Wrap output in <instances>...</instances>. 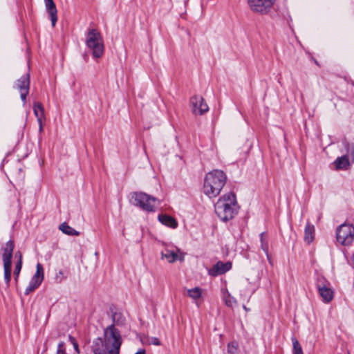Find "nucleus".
Returning <instances> with one entry per match:
<instances>
[{
    "label": "nucleus",
    "mask_w": 354,
    "mask_h": 354,
    "mask_svg": "<svg viewBox=\"0 0 354 354\" xmlns=\"http://www.w3.org/2000/svg\"><path fill=\"white\" fill-rule=\"evenodd\" d=\"M122 338L113 324L104 330V338H95L91 345L93 354H120Z\"/></svg>",
    "instance_id": "1"
},
{
    "label": "nucleus",
    "mask_w": 354,
    "mask_h": 354,
    "mask_svg": "<svg viewBox=\"0 0 354 354\" xmlns=\"http://www.w3.org/2000/svg\"><path fill=\"white\" fill-rule=\"evenodd\" d=\"M215 213L223 221L232 219L238 213L239 206L232 192L223 195L214 205Z\"/></svg>",
    "instance_id": "2"
},
{
    "label": "nucleus",
    "mask_w": 354,
    "mask_h": 354,
    "mask_svg": "<svg viewBox=\"0 0 354 354\" xmlns=\"http://www.w3.org/2000/svg\"><path fill=\"white\" fill-rule=\"evenodd\" d=\"M227 180L225 174L220 169L208 172L205 177L203 192L209 198H215L221 192Z\"/></svg>",
    "instance_id": "3"
},
{
    "label": "nucleus",
    "mask_w": 354,
    "mask_h": 354,
    "mask_svg": "<svg viewBox=\"0 0 354 354\" xmlns=\"http://www.w3.org/2000/svg\"><path fill=\"white\" fill-rule=\"evenodd\" d=\"M86 44L91 51L93 57H101L104 51V41L100 32L94 28L88 30L86 37Z\"/></svg>",
    "instance_id": "4"
},
{
    "label": "nucleus",
    "mask_w": 354,
    "mask_h": 354,
    "mask_svg": "<svg viewBox=\"0 0 354 354\" xmlns=\"http://www.w3.org/2000/svg\"><path fill=\"white\" fill-rule=\"evenodd\" d=\"M133 204L148 212H154L160 205V201L145 192H133L132 194Z\"/></svg>",
    "instance_id": "5"
},
{
    "label": "nucleus",
    "mask_w": 354,
    "mask_h": 354,
    "mask_svg": "<svg viewBox=\"0 0 354 354\" xmlns=\"http://www.w3.org/2000/svg\"><path fill=\"white\" fill-rule=\"evenodd\" d=\"M14 247L13 241H8L5 245L1 248V250L3 251L2 259L3 261L4 279L7 284L10 283L11 279V259L12 257Z\"/></svg>",
    "instance_id": "6"
},
{
    "label": "nucleus",
    "mask_w": 354,
    "mask_h": 354,
    "mask_svg": "<svg viewBox=\"0 0 354 354\" xmlns=\"http://www.w3.org/2000/svg\"><path fill=\"white\" fill-rule=\"evenodd\" d=\"M336 238L342 245H350L354 240V226L351 224L343 223L336 230Z\"/></svg>",
    "instance_id": "7"
},
{
    "label": "nucleus",
    "mask_w": 354,
    "mask_h": 354,
    "mask_svg": "<svg viewBox=\"0 0 354 354\" xmlns=\"http://www.w3.org/2000/svg\"><path fill=\"white\" fill-rule=\"evenodd\" d=\"M346 153L341 157H338L333 165L336 169L346 170L349 166L354 162V146L348 142L344 143Z\"/></svg>",
    "instance_id": "8"
},
{
    "label": "nucleus",
    "mask_w": 354,
    "mask_h": 354,
    "mask_svg": "<svg viewBox=\"0 0 354 354\" xmlns=\"http://www.w3.org/2000/svg\"><path fill=\"white\" fill-rule=\"evenodd\" d=\"M185 254L178 247L167 244L161 252V259H166L169 263L177 261H183Z\"/></svg>",
    "instance_id": "9"
},
{
    "label": "nucleus",
    "mask_w": 354,
    "mask_h": 354,
    "mask_svg": "<svg viewBox=\"0 0 354 354\" xmlns=\"http://www.w3.org/2000/svg\"><path fill=\"white\" fill-rule=\"evenodd\" d=\"M277 0H247L248 7L254 13L266 15L270 12Z\"/></svg>",
    "instance_id": "10"
},
{
    "label": "nucleus",
    "mask_w": 354,
    "mask_h": 354,
    "mask_svg": "<svg viewBox=\"0 0 354 354\" xmlns=\"http://www.w3.org/2000/svg\"><path fill=\"white\" fill-rule=\"evenodd\" d=\"M316 287L324 302L329 303L333 300L334 297L333 290L331 288L330 282L325 278L322 277L318 279Z\"/></svg>",
    "instance_id": "11"
},
{
    "label": "nucleus",
    "mask_w": 354,
    "mask_h": 354,
    "mask_svg": "<svg viewBox=\"0 0 354 354\" xmlns=\"http://www.w3.org/2000/svg\"><path fill=\"white\" fill-rule=\"evenodd\" d=\"M190 103L192 108V113L194 115H201L209 110V106L205 102L203 97L194 95L190 99Z\"/></svg>",
    "instance_id": "12"
},
{
    "label": "nucleus",
    "mask_w": 354,
    "mask_h": 354,
    "mask_svg": "<svg viewBox=\"0 0 354 354\" xmlns=\"http://www.w3.org/2000/svg\"><path fill=\"white\" fill-rule=\"evenodd\" d=\"M44 280V268L39 263L37 264V270L28 286L26 289V294H29L37 288Z\"/></svg>",
    "instance_id": "13"
},
{
    "label": "nucleus",
    "mask_w": 354,
    "mask_h": 354,
    "mask_svg": "<svg viewBox=\"0 0 354 354\" xmlns=\"http://www.w3.org/2000/svg\"><path fill=\"white\" fill-rule=\"evenodd\" d=\"M46 12L48 13L53 27L57 21V10L53 0H44Z\"/></svg>",
    "instance_id": "14"
},
{
    "label": "nucleus",
    "mask_w": 354,
    "mask_h": 354,
    "mask_svg": "<svg viewBox=\"0 0 354 354\" xmlns=\"http://www.w3.org/2000/svg\"><path fill=\"white\" fill-rule=\"evenodd\" d=\"M232 268V263L228 261L223 263L222 261L217 262L213 268L209 270V274L212 276H217L219 274H224L227 271L230 270Z\"/></svg>",
    "instance_id": "15"
},
{
    "label": "nucleus",
    "mask_w": 354,
    "mask_h": 354,
    "mask_svg": "<svg viewBox=\"0 0 354 354\" xmlns=\"http://www.w3.org/2000/svg\"><path fill=\"white\" fill-rule=\"evenodd\" d=\"M158 221L163 225L169 227L172 229H176L178 227V222L176 219L167 214H160L158 216Z\"/></svg>",
    "instance_id": "16"
},
{
    "label": "nucleus",
    "mask_w": 354,
    "mask_h": 354,
    "mask_svg": "<svg viewBox=\"0 0 354 354\" xmlns=\"http://www.w3.org/2000/svg\"><path fill=\"white\" fill-rule=\"evenodd\" d=\"M33 111L35 115L37 118V121L39 124L40 129H41L42 120L45 118L44 109L43 105L39 102H35L34 104Z\"/></svg>",
    "instance_id": "17"
},
{
    "label": "nucleus",
    "mask_w": 354,
    "mask_h": 354,
    "mask_svg": "<svg viewBox=\"0 0 354 354\" xmlns=\"http://www.w3.org/2000/svg\"><path fill=\"white\" fill-rule=\"evenodd\" d=\"M314 231V225L310 224L309 223H307L304 230V241L306 243H310L313 241Z\"/></svg>",
    "instance_id": "18"
},
{
    "label": "nucleus",
    "mask_w": 354,
    "mask_h": 354,
    "mask_svg": "<svg viewBox=\"0 0 354 354\" xmlns=\"http://www.w3.org/2000/svg\"><path fill=\"white\" fill-rule=\"evenodd\" d=\"M59 229L65 234L69 236H78L80 232L72 227L69 226L66 223H63L59 226Z\"/></svg>",
    "instance_id": "19"
},
{
    "label": "nucleus",
    "mask_w": 354,
    "mask_h": 354,
    "mask_svg": "<svg viewBox=\"0 0 354 354\" xmlns=\"http://www.w3.org/2000/svg\"><path fill=\"white\" fill-rule=\"evenodd\" d=\"M187 295L190 298L196 300L201 297L202 290L200 288L196 287L192 289H188Z\"/></svg>",
    "instance_id": "20"
},
{
    "label": "nucleus",
    "mask_w": 354,
    "mask_h": 354,
    "mask_svg": "<svg viewBox=\"0 0 354 354\" xmlns=\"http://www.w3.org/2000/svg\"><path fill=\"white\" fill-rule=\"evenodd\" d=\"M293 351L292 354H304L302 348L296 338H292Z\"/></svg>",
    "instance_id": "21"
},
{
    "label": "nucleus",
    "mask_w": 354,
    "mask_h": 354,
    "mask_svg": "<svg viewBox=\"0 0 354 354\" xmlns=\"http://www.w3.org/2000/svg\"><path fill=\"white\" fill-rule=\"evenodd\" d=\"M260 240L261 243V248L265 252L266 255H268V243L266 240V234L264 232H262L260 234Z\"/></svg>",
    "instance_id": "22"
},
{
    "label": "nucleus",
    "mask_w": 354,
    "mask_h": 354,
    "mask_svg": "<svg viewBox=\"0 0 354 354\" xmlns=\"http://www.w3.org/2000/svg\"><path fill=\"white\" fill-rule=\"evenodd\" d=\"M238 350V343L236 342H230L227 344V352L230 354H236Z\"/></svg>",
    "instance_id": "23"
},
{
    "label": "nucleus",
    "mask_w": 354,
    "mask_h": 354,
    "mask_svg": "<svg viewBox=\"0 0 354 354\" xmlns=\"http://www.w3.org/2000/svg\"><path fill=\"white\" fill-rule=\"evenodd\" d=\"M225 303L227 306L233 308L236 304V301L233 297L229 295L225 297Z\"/></svg>",
    "instance_id": "24"
},
{
    "label": "nucleus",
    "mask_w": 354,
    "mask_h": 354,
    "mask_svg": "<svg viewBox=\"0 0 354 354\" xmlns=\"http://www.w3.org/2000/svg\"><path fill=\"white\" fill-rule=\"evenodd\" d=\"M21 257H20L19 261L15 266V271H14V275L15 277V280L17 281L18 277H19L21 268Z\"/></svg>",
    "instance_id": "25"
},
{
    "label": "nucleus",
    "mask_w": 354,
    "mask_h": 354,
    "mask_svg": "<svg viewBox=\"0 0 354 354\" xmlns=\"http://www.w3.org/2000/svg\"><path fill=\"white\" fill-rule=\"evenodd\" d=\"M66 279V276L64 275V271L60 270L56 274L55 277V279L57 283H62L64 280Z\"/></svg>",
    "instance_id": "26"
},
{
    "label": "nucleus",
    "mask_w": 354,
    "mask_h": 354,
    "mask_svg": "<svg viewBox=\"0 0 354 354\" xmlns=\"http://www.w3.org/2000/svg\"><path fill=\"white\" fill-rule=\"evenodd\" d=\"M13 88L19 90L20 93V97L22 99V80L21 78L18 79L14 84Z\"/></svg>",
    "instance_id": "27"
},
{
    "label": "nucleus",
    "mask_w": 354,
    "mask_h": 354,
    "mask_svg": "<svg viewBox=\"0 0 354 354\" xmlns=\"http://www.w3.org/2000/svg\"><path fill=\"white\" fill-rule=\"evenodd\" d=\"M68 339H69L70 342L72 344V345L73 346V348H74L75 351H76V353L77 354H80V349H79V346H78L77 342L75 339V338L71 335H69Z\"/></svg>",
    "instance_id": "28"
},
{
    "label": "nucleus",
    "mask_w": 354,
    "mask_h": 354,
    "mask_svg": "<svg viewBox=\"0 0 354 354\" xmlns=\"http://www.w3.org/2000/svg\"><path fill=\"white\" fill-rule=\"evenodd\" d=\"M27 80H26V88H25V85L24 84V90L26 89V93H24V97H23V99H24V102L26 100V94H28V88H29V84H30V74L28 73L27 75ZM25 82H24V84Z\"/></svg>",
    "instance_id": "29"
},
{
    "label": "nucleus",
    "mask_w": 354,
    "mask_h": 354,
    "mask_svg": "<svg viewBox=\"0 0 354 354\" xmlns=\"http://www.w3.org/2000/svg\"><path fill=\"white\" fill-rule=\"evenodd\" d=\"M64 342H61L59 343L57 346V354H66L64 348Z\"/></svg>",
    "instance_id": "30"
},
{
    "label": "nucleus",
    "mask_w": 354,
    "mask_h": 354,
    "mask_svg": "<svg viewBox=\"0 0 354 354\" xmlns=\"http://www.w3.org/2000/svg\"><path fill=\"white\" fill-rule=\"evenodd\" d=\"M26 147L28 151H30V152H31L33 147V145L32 143H27Z\"/></svg>",
    "instance_id": "31"
},
{
    "label": "nucleus",
    "mask_w": 354,
    "mask_h": 354,
    "mask_svg": "<svg viewBox=\"0 0 354 354\" xmlns=\"http://www.w3.org/2000/svg\"><path fill=\"white\" fill-rule=\"evenodd\" d=\"M120 314H118V313H115L113 315V322L115 323H117L118 324V321H116V318L120 317Z\"/></svg>",
    "instance_id": "32"
},
{
    "label": "nucleus",
    "mask_w": 354,
    "mask_h": 354,
    "mask_svg": "<svg viewBox=\"0 0 354 354\" xmlns=\"http://www.w3.org/2000/svg\"><path fill=\"white\" fill-rule=\"evenodd\" d=\"M136 354H146L145 350L140 349Z\"/></svg>",
    "instance_id": "33"
},
{
    "label": "nucleus",
    "mask_w": 354,
    "mask_h": 354,
    "mask_svg": "<svg viewBox=\"0 0 354 354\" xmlns=\"http://www.w3.org/2000/svg\"><path fill=\"white\" fill-rule=\"evenodd\" d=\"M154 344L156 345H160V342L158 340L155 341Z\"/></svg>",
    "instance_id": "34"
},
{
    "label": "nucleus",
    "mask_w": 354,
    "mask_h": 354,
    "mask_svg": "<svg viewBox=\"0 0 354 354\" xmlns=\"http://www.w3.org/2000/svg\"><path fill=\"white\" fill-rule=\"evenodd\" d=\"M353 266L354 267V253H353Z\"/></svg>",
    "instance_id": "35"
},
{
    "label": "nucleus",
    "mask_w": 354,
    "mask_h": 354,
    "mask_svg": "<svg viewBox=\"0 0 354 354\" xmlns=\"http://www.w3.org/2000/svg\"><path fill=\"white\" fill-rule=\"evenodd\" d=\"M243 308H244L246 311H248V309L246 308V306H243Z\"/></svg>",
    "instance_id": "36"
}]
</instances>
